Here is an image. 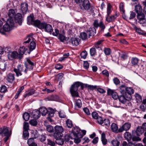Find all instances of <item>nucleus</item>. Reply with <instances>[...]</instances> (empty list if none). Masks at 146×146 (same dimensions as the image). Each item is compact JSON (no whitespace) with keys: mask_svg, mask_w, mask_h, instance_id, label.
Masks as SVG:
<instances>
[{"mask_svg":"<svg viewBox=\"0 0 146 146\" xmlns=\"http://www.w3.org/2000/svg\"><path fill=\"white\" fill-rule=\"evenodd\" d=\"M75 107L76 108H80L82 105L81 101L79 99L77 100L75 102Z\"/></svg>","mask_w":146,"mask_h":146,"instance_id":"obj_38","label":"nucleus"},{"mask_svg":"<svg viewBox=\"0 0 146 146\" xmlns=\"http://www.w3.org/2000/svg\"><path fill=\"white\" fill-rule=\"evenodd\" d=\"M58 38L61 42H64L66 40V37L64 36V34L63 33V34H59L58 36Z\"/></svg>","mask_w":146,"mask_h":146,"instance_id":"obj_37","label":"nucleus"},{"mask_svg":"<svg viewBox=\"0 0 146 146\" xmlns=\"http://www.w3.org/2000/svg\"><path fill=\"white\" fill-rule=\"evenodd\" d=\"M136 14L133 11H131L130 12L129 19H133L135 17Z\"/></svg>","mask_w":146,"mask_h":146,"instance_id":"obj_51","label":"nucleus"},{"mask_svg":"<svg viewBox=\"0 0 146 146\" xmlns=\"http://www.w3.org/2000/svg\"><path fill=\"white\" fill-rule=\"evenodd\" d=\"M139 59L137 58H133L131 60V62L134 65H137L138 64Z\"/></svg>","mask_w":146,"mask_h":146,"instance_id":"obj_36","label":"nucleus"},{"mask_svg":"<svg viewBox=\"0 0 146 146\" xmlns=\"http://www.w3.org/2000/svg\"><path fill=\"white\" fill-rule=\"evenodd\" d=\"M80 85V84L79 83L75 82L71 86L70 91L72 96L78 97L79 96L78 90Z\"/></svg>","mask_w":146,"mask_h":146,"instance_id":"obj_3","label":"nucleus"},{"mask_svg":"<svg viewBox=\"0 0 146 146\" xmlns=\"http://www.w3.org/2000/svg\"><path fill=\"white\" fill-rule=\"evenodd\" d=\"M44 22L41 23L40 21L38 20H34L33 21V24L35 27H37L40 29H42L43 28V25Z\"/></svg>","mask_w":146,"mask_h":146,"instance_id":"obj_12","label":"nucleus"},{"mask_svg":"<svg viewBox=\"0 0 146 146\" xmlns=\"http://www.w3.org/2000/svg\"><path fill=\"white\" fill-rule=\"evenodd\" d=\"M32 114L33 118L35 119H38L40 116V114L38 110H34L32 112Z\"/></svg>","mask_w":146,"mask_h":146,"instance_id":"obj_24","label":"nucleus"},{"mask_svg":"<svg viewBox=\"0 0 146 146\" xmlns=\"http://www.w3.org/2000/svg\"><path fill=\"white\" fill-rule=\"evenodd\" d=\"M111 143L113 146H119V142L117 140H113L111 141Z\"/></svg>","mask_w":146,"mask_h":146,"instance_id":"obj_49","label":"nucleus"},{"mask_svg":"<svg viewBox=\"0 0 146 146\" xmlns=\"http://www.w3.org/2000/svg\"><path fill=\"white\" fill-rule=\"evenodd\" d=\"M27 50V48H26L24 46H23L22 47L20 48L18 52H19V55L21 56V58L23 57V54L25 52H26Z\"/></svg>","mask_w":146,"mask_h":146,"instance_id":"obj_20","label":"nucleus"},{"mask_svg":"<svg viewBox=\"0 0 146 146\" xmlns=\"http://www.w3.org/2000/svg\"><path fill=\"white\" fill-rule=\"evenodd\" d=\"M29 136V133L28 131H24L23 133V137L25 139H27Z\"/></svg>","mask_w":146,"mask_h":146,"instance_id":"obj_44","label":"nucleus"},{"mask_svg":"<svg viewBox=\"0 0 146 146\" xmlns=\"http://www.w3.org/2000/svg\"><path fill=\"white\" fill-rule=\"evenodd\" d=\"M26 59L27 62L25 63V66L27 71L28 70H32L35 65L34 63L29 58H27Z\"/></svg>","mask_w":146,"mask_h":146,"instance_id":"obj_7","label":"nucleus"},{"mask_svg":"<svg viewBox=\"0 0 146 146\" xmlns=\"http://www.w3.org/2000/svg\"><path fill=\"white\" fill-rule=\"evenodd\" d=\"M66 125L68 127L71 128L73 126L72 121L69 119H67L66 121Z\"/></svg>","mask_w":146,"mask_h":146,"instance_id":"obj_42","label":"nucleus"},{"mask_svg":"<svg viewBox=\"0 0 146 146\" xmlns=\"http://www.w3.org/2000/svg\"><path fill=\"white\" fill-rule=\"evenodd\" d=\"M83 137V135L80 132L79 127H74L70 134V137L72 139H74V142L76 143H78L80 141V139Z\"/></svg>","mask_w":146,"mask_h":146,"instance_id":"obj_1","label":"nucleus"},{"mask_svg":"<svg viewBox=\"0 0 146 146\" xmlns=\"http://www.w3.org/2000/svg\"><path fill=\"white\" fill-rule=\"evenodd\" d=\"M20 8L22 13L23 14H25L28 10V4L26 2L22 3L21 4Z\"/></svg>","mask_w":146,"mask_h":146,"instance_id":"obj_14","label":"nucleus"},{"mask_svg":"<svg viewBox=\"0 0 146 146\" xmlns=\"http://www.w3.org/2000/svg\"><path fill=\"white\" fill-rule=\"evenodd\" d=\"M93 25L95 27L98 28L100 26V22L99 23L98 20H95L93 23Z\"/></svg>","mask_w":146,"mask_h":146,"instance_id":"obj_52","label":"nucleus"},{"mask_svg":"<svg viewBox=\"0 0 146 146\" xmlns=\"http://www.w3.org/2000/svg\"><path fill=\"white\" fill-rule=\"evenodd\" d=\"M11 27H13L14 26L15 23L13 18H10L8 19L6 23Z\"/></svg>","mask_w":146,"mask_h":146,"instance_id":"obj_29","label":"nucleus"},{"mask_svg":"<svg viewBox=\"0 0 146 146\" xmlns=\"http://www.w3.org/2000/svg\"><path fill=\"white\" fill-rule=\"evenodd\" d=\"M101 137L102 139V141L103 145H106L108 141L107 139L106 138V134L103 132L101 135Z\"/></svg>","mask_w":146,"mask_h":146,"instance_id":"obj_28","label":"nucleus"},{"mask_svg":"<svg viewBox=\"0 0 146 146\" xmlns=\"http://www.w3.org/2000/svg\"><path fill=\"white\" fill-rule=\"evenodd\" d=\"M92 117L94 119L97 120L100 118V116H99L98 113L96 112H94L92 114Z\"/></svg>","mask_w":146,"mask_h":146,"instance_id":"obj_40","label":"nucleus"},{"mask_svg":"<svg viewBox=\"0 0 146 146\" xmlns=\"http://www.w3.org/2000/svg\"><path fill=\"white\" fill-rule=\"evenodd\" d=\"M14 20L16 23H17L19 25H21L22 23V19L21 14L18 13L15 16Z\"/></svg>","mask_w":146,"mask_h":146,"instance_id":"obj_13","label":"nucleus"},{"mask_svg":"<svg viewBox=\"0 0 146 146\" xmlns=\"http://www.w3.org/2000/svg\"><path fill=\"white\" fill-rule=\"evenodd\" d=\"M135 9L137 14L142 12V7L139 4L135 6Z\"/></svg>","mask_w":146,"mask_h":146,"instance_id":"obj_27","label":"nucleus"},{"mask_svg":"<svg viewBox=\"0 0 146 146\" xmlns=\"http://www.w3.org/2000/svg\"><path fill=\"white\" fill-rule=\"evenodd\" d=\"M111 6L110 3H109L107 7V16L110 15V13L111 12Z\"/></svg>","mask_w":146,"mask_h":146,"instance_id":"obj_55","label":"nucleus"},{"mask_svg":"<svg viewBox=\"0 0 146 146\" xmlns=\"http://www.w3.org/2000/svg\"><path fill=\"white\" fill-rule=\"evenodd\" d=\"M121 94V95L119 96L118 98L120 102L124 104L126 102V100H129V98H128V96L126 94Z\"/></svg>","mask_w":146,"mask_h":146,"instance_id":"obj_10","label":"nucleus"},{"mask_svg":"<svg viewBox=\"0 0 146 146\" xmlns=\"http://www.w3.org/2000/svg\"><path fill=\"white\" fill-rule=\"evenodd\" d=\"M7 90L6 86L4 85L2 86L0 88V91L1 92H5Z\"/></svg>","mask_w":146,"mask_h":146,"instance_id":"obj_60","label":"nucleus"},{"mask_svg":"<svg viewBox=\"0 0 146 146\" xmlns=\"http://www.w3.org/2000/svg\"><path fill=\"white\" fill-rule=\"evenodd\" d=\"M3 134L5 135H8L10 134V135L11 134V131L9 132V129L8 127L4 126L0 129V134Z\"/></svg>","mask_w":146,"mask_h":146,"instance_id":"obj_11","label":"nucleus"},{"mask_svg":"<svg viewBox=\"0 0 146 146\" xmlns=\"http://www.w3.org/2000/svg\"><path fill=\"white\" fill-rule=\"evenodd\" d=\"M27 143L29 146H37V144L35 142V140L33 138L29 139Z\"/></svg>","mask_w":146,"mask_h":146,"instance_id":"obj_23","label":"nucleus"},{"mask_svg":"<svg viewBox=\"0 0 146 146\" xmlns=\"http://www.w3.org/2000/svg\"><path fill=\"white\" fill-rule=\"evenodd\" d=\"M49 111L48 112V115L49 117H52L53 116L55 111L54 110L51 108H49Z\"/></svg>","mask_w":146,"mask_h":146,"instance_id":"obj_45","label":"nucleus"},{"mask_svg":"<svg viewBox=\"0 0 146 146\" xmlns=\"http://www.w3.org/2000/svg\"><path fill=\"white\" fill-rule=\"evenodd\" d=\"M39 111L42 116L46 115L48 112L46 109L44 107H40Z\"/></svg>","mask_w":146,"mask_h":146,"instance_id":"obj_26","label":"nucleus"},{"mask_svg":"<svg viewBox=\"0 0 146 146\" xmlns=\"http://www.w3.org/2000/svg\"><path fill=\"white\" fill-rule=\"evenodd\" d=\"M107 93L108 95L111 96L112 98L115 100L117 99L118 98L119 96H118L117 93L111 89H108Z\"/></svg>","mask_w":146,"mask_h":146,"instance_id":"obj_15","label":"nucleus"},{"mask_svg":"<svg viewBox=\"0 0 146 146\" xmlns=\"http://www.w3.org/2000/svg\"><path fill=\"white\" fill-rule=\"evenodd\" d=\"M47 144L51 146H54L55 145V143L53 141L50 139H47Z\"/></svg>","mask_w":146,"mask_h":146,"instance_id":"obj_57","label":"nucleus"},{"mask_svg":"<svg viewBox=\"0 0 146 146\" xmlns=\"http://www.w3.org/2000/svg\"><path fill=\"white\" fill-rule=\"evenodd\" d=\"M64 129L62 126L56 125L54 127V136L55 138L61 137L62 136V132Z\"/></svg>","mask_w":146,"mask_h":146,"instance_id":"obj_5","label":"nucleus"},{"mask_svg":"<svg viewBox=\"0 0 146 146\" xmlns=\"http://www.w3.org/2000/svg\"><path fill=\"white\" fill-rule=\"evenodd\" d=\"M7 80L10 83H12L15 79L14 74L9 73L7 76Z\"/></svg>","mask_w":146,"mask_h":146,"instance_id":"obj_19","label":"nucleus"},{"mask_svg":"<svg viewBox=\"0 0 146 146\" xmlns=\"http://www.w3.org/2000/svg\"><path fill=\"white\" fill-rule=\"evenodd\" d=\"M15 13V10L13 9H10L9 11L8 15L10 18H13L14 17Z\"/></svg>","mask_w":146,"mask_h":146,"instance_id":"obj_35","label":"nucleus"},{"mask_svg":"<svg viewBox=\"0 0 146 146\" xmlns=\"http://www.w3.org/2000/svg\"><path fill=\"white\" fill-rule=\"evenodd\" d=\"M126 94H127L129 96V98L131 96L130 95L132 94L134 92V90L132 88L130 87L127 88L125 91Z\"/></svg>","mask_w":146,"mask_h":146,"instance_id":"obj_30","label":"nucleus"},{"mask_svg":"<svg viewBox=\"0 0 146 146\" xmlns=\"http://www.w3.org/2000/svg\"><path fill=\"white\" fill-rule=\"evenodd\" d=\"M79 40L75 38H71L69 40V43H71L73 46H77L78 44Z\"/></svg>","mask_w":146,"mask_h":146,"instance_id":"obj_22","label":"nucleus"},{"mask_svg":"<svg viewBox=\"0 0 146 146\" xmlns=\"http://www.w3.org/2000/svg\"><path fill=\"white\" fill-rule=\"evenodd\" d=\"M111 129L113 132L116 133H119V129H118V127L117 125L114 123H113L111 126Z\"/></svg>","mask_w":146,"mask_h":146,"instance_id":"obj_25","label":"nucleus"},{"mask_svg":"<svg viewBox=\"0 0 146 146\" xmlns=\"http://www.w3.org/2000/svg\"><path fill=\"white\" fill-rule=\"evenodd\" d=\"M30 124L32 125L36 126L37 125V122L35 119H32L29 121Z\"/></svg>","mask_w":146,"mask_h":146,"instance_id":"obj_48","label":"nucleus"},{"mask_svg":"<svg viewBox=\"0 0 146 146\" xmlns=\"http://www.w3.org/2000/svg\"><path fill=\"white\" fill-rule=\"evenodd\" d=\"M14 71L15 72L17 76L18 77L22 75V72H23L25 74L27 73V69L23 65H18L17 68H15Z\"/></svg>","mask_w":146,"mask_h":146,"instance_id":"obj_2","label":"nucleus"},{"mask_svg":"<svg viewBox=\"0 0 146 146\" xmlns=\"http://www.w3.org/2000/svg\"><path fill=\"white\" fill-rule=\"evenodd\" d=\"M90 54L91 56H94L96 54V52L95 48H92L90 49Z\"/></svg>","mask_w":146,"mask_h":146,"instance_id":"obj_46","label":"nucleus"},{"mask_svg":"<svg viewBox=\"0 0 146 146\" xmlns=\"http://www.w3.org/2000/svg\"><path fill=\"white\" fill-rule=\"evenodd\" d=\"M61 137H59V138H55L56 139L55 142L58 145H62L64 144V140L63 139L61 138Z\"/></svg>","mask_w":146,"mask_h":146,"instance_id":"obj_31","label":"nucleus"},{"mask_svg":"<svg viewBox=\"0 0 146 146\" xmlns=\"http://www.w3.org/2000/svg\"><path fill=\"white\" fill-rule=\"evenodd\" d=\"M24 119L26 121H28L30 117V115L29 113L27 112L25 113L23 116Z\"/></svg>","mask_w":146,"mask_h":146,"instance_id":"obj_41","label":"nucleus"},{"mask_svg":"<svg viewBox=\"0 0 146 146\" xmlns=\"http://www.w3.org/2000/svg\"><path fill=\"white\" fill-rule=\"evenodd\" d=\"M29 124L28 123L25 122L23 125L24 131H28L29 129Z\"/></svg>","mask_w":146,"mask_h":146,"instance_id":"obj_54","label":"nucleus"},{"mask_svg":"<svg viewBox=\"0 0 146 146\" xmlns=\"http://www.w3.org/2000/svg\"><path fill=\"white\" fill-rule=\"evenodd\" d=\"M137 19L139 20V23L142 24V21L145 20V14L142 12L137 14Z\"/></svg>","mask_w":146,"mask_h":146,"instance_id":"obj_18","label":"nucleus"},{"mask_svg":"<svg viewBox=\"0 0 146 146\" xmlns=\"http://www.w3.org/2000/svg\"><path fill=\"white\" fill-rule=\"evenodd\" d=\"M95 47L98 50H100V41H99L95 45Z\"/></svg>","mask_w":146,"mask_h":146,"instance_id":"obj_62","label":"nucleus"},{"mask_svg":"<svg viewBox=\"0 0 146 146\" xmlns=\"http://www.w3.org/2000/svg\"><path fill=\"white\" fill-rule=\"evenodd\" d=\"M127 88L125 85H122L119 87L120 92L121 94H126L125 92Z\"/></svg>","mask_w":146,"mask_h":146,"instance_id":"obj_34","label":"nucleus"},{"mask_svg":"<svg viewBox=\"0 0 146 146\" xmlns=\"http://www.w3.org/2000/svg\"><path fill=\"white\" fill-rule=\"evenodd\" d=\"M87 55V52L86 51H83L80 54V56L82 58L85 59Z\"/></svg>","mask_w":146,"mask_h":146,"instance_id":"obj_61","label":"nucleus"},{"mask_svg":"<svg viewBox=\"0 0 146 146\" xmlns=\"http://www.w3.org/2000/svg\"><path fill=\"white\" fill-rule=\"evenodd\" d=\"M58 114L59 117L61 118H65L66 116V115L64 113L61 111L59 112Z\"/></svg>","mask_w":146,"mask_h":146,"instance_id":"obj_59","label":"nucleus"},{"mask_svg":"<svg viewBox=\"0 0 146 146\" xmlns=\"http://www.w3.org/2000/svg\"><path fill=\"white\" fill-rule=\"evenodd\" d=\"M8 57L10 60L16 58L21 59V56H19L18 52L16 51L10 52L8 55Z\"/></svg>","mask_w":146,"mask_h":146,"instance_id":"obj_8","label":"nucleus"},{"mask_svg":"<svg viewBox=\"0 0 146 146\" xmlns=\"http://www.w3.org/2000/svg\"><path fill=\"white\" fill-rule=\"evenodd\" d=\"M87 34L84 32H82L80 33V36L81 38L83 40H85L87 37Z\"/></svg>","mask_w":146,"mask_h":146,"instance_id":"obj_53","label":"nucleus"},{"mask_svg":"<svg viewBox=\"0 0 146 146\" xmlns=\"http://www.w3.org/2000/svg\"><path fill=\"white\" fill-rule=\"evenodd\" d=\"M124 5L123 3L121 2L119 8L121 11L123 13H125V11L124 9Z\"/></svg>","mask_w":146,"mask_h":146,"instance_id":"obj_58","label":"nucleus"},{"mask_svg":"<svg viewBox=\"0 0 146 146\" xmlns=\"http://www.w3.org/2000/svg\"><path fill=\"white\" fill-rule=\"evenodd\" d=\"M113 81L114 84L116 85L120 83L119 79L117 78H114L113 79Z\"/></svg>","mask_w":146,"mask_h":146,"instance_id":"obj_64","label":"nucleus"},{"mask_svg":"<svg viewBox=\"0 0 146 146\" xmlns=\"http://www.w3.org/2000/svg\"><path fill=\"white\" fill-rule=\"evenodd\" d=\"M96 33V30L94 28H90L87 31L88 35L90 37L94 35Z\"/></svg>","mask_w":146,"mask_h":146,"instance_id":"obj_21","label":"nucleus"},{"mask_svg":"<svg viewBox=\"0 0 146 146\" xmlns=\"http://www.w3.org/2000/svg\"><path fill=\"white\" fill-rule=\"evenodd\" d=\"M44 24L43 26L44 28L42 29H44L48 33H52L53 31V29L52 26L49 24H47L44 22Z\"/></svg>","mask_w":146,"mask_h":146,"instance_id":"obj_16","label":"nucleus"},{"mask_svg":"<svg viewBox=\"0 0 146 146\" xmlns=\"http://www.w3.org/2000/svg\"><path fill=\"white\" fill-rule=\"evenodd\" d=\"M26 40H27L24 42V43H28L31 41L29 46L30 51L31 52L35 49L36 46V44L35 42L33 41L32 35L28 36L27 37Z\"/></svg>","mask_w":146,"mask_h":146,"instance_id":"obj_4","label":"nucleus"},{"mask_svg":"<svg viewBox=\"0 0 146 146\" xmlns=\"http://www.w3.org/2000/svg\"><path fill=\"white\" fill-rule=\"evenodd\" d=\"M46 129L47 131L50 133L52 132L54 129L52 126L50 125H48L46 126Z\"/></svg>","mask_w":146,"mask_h":146,"instance_id":"obj_50","label":"nucleus"},{"mask_svg":"<svg viewBox=\"0 0 146 146\" xmlns=\"http://www.w3.org/2000/svg\"><path fill=\"white\" fill-rule=\"evenodd\" d=\"M80 9L82 10L88 11L91 8L90 2L88 0H84L82 3L79 5Z\"/></svg>","mask_w":146,"mask_h":146,"instance_id":"obj_6","label":"nucleus"},{"mask_svg":"<svg viewBox=\"0 0 146 146\" xmlns=\"http://www.w3.org/2000/svg\"><path fill=\"white\" fill-rule=\"evenodd\" d=\"M35 92V90L34 89H32L31 90L28 92H27L24 95V97L25 98H26L27 97L29 96H31Z\"/></svg>","mask_w":146,"mask_h":146,"instance_id":"obj_39","label":"nucleus"},{"mask_svg":"<svg viewBox=\"0 0 146 146\" xmlns=\"http://www.w3.org/2000/svg\"><path fill=\"white\" fill-rule=\"evenodd\" d=\"M104 53L107 55H109L110 54L111 51L109 48H105L104 49Z\"/></svg>","mask_w":146,"mask_h":146,"instance_id":"obj_43","label":"nucleus"},{"mask_svg":"<svg viewBox=\"0 0 146 146\" xmlns=\"http://www.w3.org/2000/svg\"><path fill=\"white\" fill-rule=\"evenodd\" d=\"M115 18V16L112 15L111 16H110L109 15V16H107L106 19L108 21L110 22L111 21L113 20H114Z\"/></svg>","mask_w":146,"mask_h":146,"instance_id":"obj_47","label":"nucleus"},{"mask_svg":"<svg viewBox=\"0 0 146 146\" xmlns=\"http://www.w3.org/2000/svg\"><path fill=\"white\" fill-rule=\"evenodd\" d=\"M3 28L4 30L6 32H9L11 30L12 28V27L7 23L4 25Z\"/></svg>","mask_w":146,"mask_h":146,"instance_id":"obj_32","label":"nucleus"},{"mask_svg":"<svg viewBox=\"0 0 146 146\" xmlns=\"http://www.w3.org/2000/svg\"><path fill=\"white\" fill-rule=\"evenodd\" d=\"M125 137L127 139H129L131 137V135L130 133L126 132L125 133Z\"/></svg>","mask_w":146,"mask_h":146,"instance_id":"obj_63","label":"nucleus"},{"mask_svg":"<svg viewBox=\"0 0 146 146\" xmlns=\"http://www.w3.org/2000/svg\"><path fill=\"white\" fill-rule=\"evenodd\" d=\"M131 126V124L129 122L125 123L119 129V133L122 132L123 131H127L129 130Z\"/></svg>","mask_w":146,"mask_h":146,"instance_id":"obj_9","label":"nucleus"},{"mask_svg":"<svg viewBox=\"0 0 146 146\" xmlns=\"http://www.w3.org/2000/svg\"><path fill=\"white\" fill-rule=\"evenodd\" d=\"M120 57L123 60H124L127 58V55L125 52H123L121 54Z\"/></svg>","mask_w":146,"mask_h":146,"instance_id":"obj_56","label":"nucleus"},{"mask_svg":"<svg viewBox=\"0 0 146 146\" xmlns=\"http://www.w3.org/2000/svg\"><path fill=\"white\" fill-rule=\"evenodd\" d=\"M110 122L108 119L103 118L101 117V125L102 126H109L110 125Z\"/></svg>","mask_w":146,"mask_h":146,"instance_id":"obj_17","label":"nucleus"},{"mask_svg":"<svg viewBox=\"0 0 146 146\" xmlns=\"http://www.w3.org/2000/svg\"><path fill=\"white\" fill-rule=\"evenodd\" d=\"M144 132V131L141 127H138L136 130V133L137 135H140Z\"/></svg>","mask_w":146,"mask_h":146,"instance_id":"obj_33","label":"nucleus"}]
</instances>
